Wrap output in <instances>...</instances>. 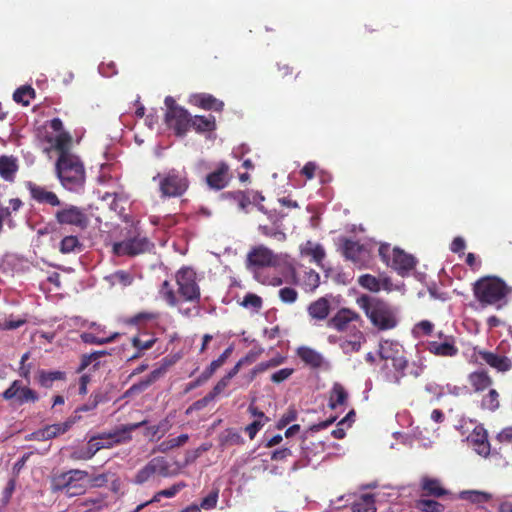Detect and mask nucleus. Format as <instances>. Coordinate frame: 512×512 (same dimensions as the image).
<instances>
[{
	"instance_id": "nucleus-41",
	"label": "nucleus",
	"mask_w": 512,
	"mask_h": 512,
	"mask_svg": "<svg viewBox=\"0 0 512 512\" xmlns=\"http://www.w3.org/2000/svg\"><path fill=\"white\" fill-rule=\"evenodd\" d=\"M415 507L421 512H443L445 510L442 503L425 497L416 500Z\"/></svg>"
},
{
	"instance_id": "nucleus-3",
	"label": "nucleus",
	"mask_w": 512,
	"mask_h": 512,
	"mask_svg": "<svg viewBox=\"0 0 512 512\" xmlns=\"http://www.w3.org/2000/svg\"><path fill=\"white\" fill-rule=\"evenodd\" d=\"M358 304L377 329L386 331L397 326L396 312L387 302L374 297L362 296L358 299Z\"/></svg>"
},
{
	"instance_id": "nucleus-30",
	"label": "nucleus",
	"mask_w": 512,
	"mask_h": 512,
	"mask_svg": "<svg viewBox=\"0 0 512 512\" xmlns=\"http://www.w3.org/2000/svg\"><path fill=\"white\" fill-rule=\"evenodd\" d=\"M66 373L64 371H48L44 369H40L36 375V381L38 385L42 388L49 389L52 388L53 383L55 381H65Z\"/></svg>"
},
{
	"instance_id": "nucleus-21",
	"label": "nucleus",
	"mask_w": 512,
	"mask_h": 512,
	"mask_svg": "<svg viewBox=\"0 0 512 512\" xmlns=\"http://www.w3.org/2000/svg\"><path fill=\"white\" fill-rule=\"evenodd\" d=\"M88 477V472L79 469H72L67 472L54 475L51 478V490L53 492L67 490L70 481L85 480Z\"/></svg>"
},
{
	"instance_id": "nucleus-56",
	"label": "nucleus",
	"mask_w": 512,
	"mask_h": 512,
	"mask_svg": "<svg viewBox=\"0 0 512 512\" xmlns=\"http://www.w3.org/2000/svg\"><path fill=\"white\" fill-rule=\"evenodd\" d=\"M84 480H76L70 481L68 484L67 490L65 494L68 497H73L77 495H81L86 491L87 486L83 482Z\"/></svg>"
},
{
	"instance_id": "nucleus-51",
	"label": "nucleus",
	"mask_w": 512,
	"mask_h": 512,
	"mask_svg": "<svg viewBox=\"0 0 512 512\" xmlns=\"http://www.w3.org/2000/svg\"><path fill=\"white\" fill-rule=\"evenodd\" d=\"M93 457L94 454L88 444L85 447H77L70 453V458L75 461H87Z\"/></svg>"
},
{
	"instance_id": "nucleus-45",
	"label": "nucleus",
	"mask_w": 512,
	"mask_h": 512,
	"mask_svg": "<svg viewBox=\"0 0 512 512\" xmlns=\"http://www.w3.org/2000/svg\"><path fill=\"white\" fill-rule=\"evenodd\" d=\"M353 512H376L375 500L372 495L365 494L352 506Z\"/></svg>"
},
{
	"instance_id": "nucleus-34",
	"label": "nucleus",
	"mask_w": 512,
	"mask_h": 512,
	"mask_svg": "<svg viewBox=\"0 0 512 512\" xmlns=\"http://www.w3.org/2000/svg\"><path fill=\"white\" fill-rule=\"evenodd\" d=\"M191 128L198 133L212 132L216 129V120L212 115L191 117Z\"/></svg>"
},
{
	"instance_id": "nucleus-61",
	"label": "nucleus",
	"mask_w": 512,
	"mask_h": 512,
	"mask_svg": "<svg viewBox=\"0 0 512 512\" xmlns=\"http://www.w3.org/2000/svg\"><path fill=\"white\" fill-rule=\"evenodd\" d=\"M112 277L115 282L120 283L123 286H128V285L132 284V281H133L132 275L129 272L124 271V270L116 271L112 275Z\"/></svg>"
},
{
	"instance_id": "nucleus-64",
	"label": "nucleus",
	"mask_w": 512,
	"mask_h": 512,
	"mask_svg": "<svg viewBox=\"0 0 512 512\" xmlns=\"http://www.w3.org/2000/svg\"><path fill=\"white\" fill-rule=\"evenodd\" d=\"M99 399H100V396L99 394H95V395H91L90 396V399L87 403L79 406L75 412L78 413V412H88V411H91L93 409H95L99 403Z\"/></svg>"
},
{
	"instance_id": "nucleus-27",
	"label": "nucleus",
	"mask_w": 512,
	"mask_h": 512,
	"mask_svg": "<svg viewBox=\"0 0 512 512\" xmlns=\"http://www.w3.org/2000/svg\"><path fill=\"white\" fill-rule=\"evenodd\" d=\"M467 381L471 389L475 393H481L491 388L493 384L492 377L490 376L489 372L484 368H480L469 373L467 376Z\"/></svg>"
},
{
	"instance_id": "nucleus-8",
	"label": "nucleus",
	"mask_w": 512,
	"mask_h": 512,
	"mask_svg": "<svg viewBox=\"0 0 512 512\" xmlns=\"http://www.w3.org/2000/svg\"><path fill=\"white\" fill-rule=\"evenodd\" d=\"M378 252L382 261L402 276L413 270L416 266V260L412 255L405 253L399 248L391 249L389 244H381Z\"/></svg>"
},
{
	"instance_id": "nucleus-37",
	"label": "nucleus",
	"mask_w": 512,
	"mask_h": 512,
	"mask_svg": "<svg viewBox=\"0 0 512 512\" xmlns=\"http://www.w3.org/2000/svg\"><path fill=\"white\" fill-rule=\"evenodd\" d=\"M189 440L188 434H181L174 438H169L162 441L156 448V451L161 453H167L172 449L185 445Z\"/></svg>"
},
{
	"instance_id": "nucleus-1",
	"label": "nucleus",
	"mask_w": 512,
	"mask_h": 512,
	"mask_svg": "<svg viewBox=\"0 0 512 512\" xmlns=\"http://www.w3.org/2000/svg\"><path fill=\"white\" fill-rule=\"evenodd\" d=\"M177 290L168 280L162 282L159 295L170 307H177L178 312L186 317L200 315L201 289L197 282L195 270L188 266L181 267L175 273Z\"/></svg>"
},
{
	"instance_id": "nucleus-63",
	"label": "nucleus",
	"mask_w": 512,
	"mask_h": 512,
	"mask_svg": "<svg viewBox=\"0 0 512 512\" xmlns=\"http://www.w3.org/2000/svg\"><path fill=\"white\" fill-rule=\"evenodd\" d=\"M184 487H186V484L184 482L174 484L170 488L158 491V496L172 498Z\"/></svg>"
},
{
	"instance_id": "nucleus-53",
	"label": "nucleus",
	"mask_w": 512,
	"mask_h": 512,
	"mask_svg": "<svg viewBox=\"0 0 512 512\" xmlns=\"http://www.w3.org/2000/svg\"><path fill=\"white\" fill-rule=\"evenodd\" d=\"M262 304V298L253 293H247L241 302L244 308H253L256 311L261 309Z\"/></svg>"
},
{
	"instance_id": "nucleus-13",
	"label": "nucleus",
	"mask_w": 512,
	"mask_h": 512,
	"mask_svg": "<svg viewBox=\"0 0 512 512\" xmlns=\"http://www.w3.org/2000/svg\"><path fill=\"white\" fill-rule=\"evenodd\" d=\"M153 247V243L147 237L136 235L123 241L115 242L112 246V252L118 257H135L150 251Z\"/></svg>"
},
{
	"instance_id": "nucleus-38",
	"label": "nucleus",
	"mask_w": 512,
	"mask_h": 512,
	"mask_svg": "<svg viewBox=\"0 0 512 512\" xmlns=\"http://www.w3.org/2000/svg\"><path fill=\"white\" fill-rule=\"evenodd\" d=\"M82 248L83 244L79 241L77 236L68 235L61 240L59 251L62 254H69L72 252H81Z\"/></svg>"
},
{
	"instance_id": "nucleus-17",
	"label": "nucleus",
	"mask_w": 512,
	"mask_h": 512,
	"mask_svg": "<svg viewBox=\"0 0 512 512\" xmlns=\"http://www.w3.org/2000/svg\"><path fill=\"white\" fill-rule=\"evenodd\" d=\"M341 252L343 256L358 267H364L370 259V251L359 241L348 238L342 239Z\"/></svg>"
},
{
	"instance_id": "nucleus-29",
	"label": "nucleus",
	"mask_w": 512,
	"mask_h": 512,
	"mask_svg": "<svg viewBox=\"0 0 512 512\" xmlns=\"http://www.w3.org/2000/svg\"><path fill=\"white\" fill-rule=\"evenodd\" d=\"M19 169L17 159L13 156H0V177L7 182H14Z\"/></svg>"
},
{
	"instance_id": "nucleus-57",
	"label": "nucleus",
	"mask_w": 512,
	"mask_h": 512,
	"mask_svg": "<svg viewBox=\"0 0 512 512\" xmlns=\"http://www.w3.org/2000/svg\"><path fill=\"white\" fill-rule=\"evenodd\" d=\"M218 502V490L212 491L209 495L204 497L198 505L200 509L210 510L216 507Z\"/></svg>"
},
{
	"instance_id": "nucleus-42",
	"label": "nucleus",
	"mask_w": 512,
	"mask_h": 512,
	"mask_svg": "<svg viewBox=\"0 0 512 512\" xmlns=\"http://www.w3.org/2000/svg\"><path fill=\"white\" fill-rule=\"evenodd\" d=\"M119 336H120V333L115 332V333H112L111 335L107 336V338H99V336L94 333L83 332L80 335V338L84 343H87V344L104 345V344L114 342Z\"/></svg>"
},
{
	"instance_id": "nucleus-4",
	"label": "nucleus",
	"mask_w": 512,
	"mask_h": 512,
	"mask_svg": "<svg viewBox=\"0 0 512 512\" xmlns=\"http://www.w3.org/2000/svg\"><path fill=\"white\" fill-rule=\"evenodd\" d=\"M56 174L62 186L69 190L77 192L85 184V168L77 155H64L58 157L55 164Z\"/></svg>"
},
{
	"instance_id": "nucleus-60",
	"label": "nucleus",
	"mask_w": 512,
	"mask_h": 512,
	"mask_svg": "<svg viewBox=\"0 0 512 512\" xmlns=\"http://www.w3.org/2000/svg\"><path fill=\"white\" fill-rule=\"evenodd\" d=\"M105 354L106 353L104 351H102V352H94L89 355H83L82 359H81L80 366L78 368V372L85 370L92 363V361L99 359L101 356H103Z\"/></svg>"
},
{
	"instance_id": "nucleus-2",
	"label": "nucleus",
	"mask_w": 512,
	"mask_h": 512,
	"mask_svg": "<svg viewBox=\"0 0 512 512\" xmlns=\"http://www.w3.org/2000/svg\"><path fill=\"white\" fill-rule=\"evenodd\" d=\"M152 181L156 184L161 199L180 198L190 187L188 172L185 168H169L158 172Z\"/></svg>"
},
{
	"instance_id": "nucleus-19",
	"label": "nucleus",
	"mask_w": 512,
	"mask_h": 512,
	"mask_svg": "<svg viewBox=\"0 0 512 512\" xmlns=\"http://www.w3.org/2000/svg\"><path fill=\"white\" fill-rule=\"evenodd\" d=\"M439 338L441 341H429L426 349L435 356L455 357L458 354L459 349L455 344L454 337L440 332Z\"/></svg>"
},
{
	"instance_id": "nucleus-20",
	"label": "nucleus",
	"mask_w": 512,
	"mask_h": 512,
	"mask_svg": "<svg viewBox=\"0 0 512 512\" xmlns=\"http://www.w3.org/2000/svg\"><path fill=\"white\" fill-rule=\"evenodd\" d=\"M467 442L478 455L482 457L489 456L491 447L488 440V433L482 425H477L473 429L467 437Z\"/></svg>"
},
{
	"instance_id": "nucleus-62",
	"label": "nucleus",
	"mask_w": 512,
	"mask_h": 512,
	"mask_svg": "<svg viewBox=\"0 0 512 512\" xmlns=\"http://www.w3.org/2000/svg\"><path fill=\"white\" fill-rule=\"evenodd\" d=\"M265 424V420H254L245 427V432L248 434L249 438L253 440Z\"/></svg>"
},
{
	"instance_id": "nucleus-18",
	"label": "nucleus",
	"mask_w": 512,
	"mask_h": 512,
	"mask_svg": "<svg viewBox=\"0 0 512 512\" xmlns=\"http://www.w3.org/2000/svg\"><path fill=\"white\" fill-rule=\"evenodd\" d=\"M246 262L248 267H274L278 263V256L268 247L257 245L248 252Z\"/></svg>"
},
{
	"instance_id": "nucleus-40",
	"label": "nucleus",
	"mask_w": 512,
	"mask_h": 512,
	"mask_svg": "<svg viewBox=\"0 0 512 512\" xmlns=\"http://www.w3.org/2000/svg\"><path fill=\"white\" fill-rule=\"evenodd\" d=\"M499 393L496 389L489 388L488 393L482 397L481 408L491 412L496 411L500 406Z\"/></svg>"
},
{
	"instance_id": "nucleus-33",
	"label": "nucleus",
	"mask_w": 512,
	"mask_h": 512,
	"mask_svg": "<svg viewBox=\"0 0 512 512\" xmlns=\"http://www.w3.org/2000/svg\"><path fill=\"white\" fill-rule=\"evenodd\" d=\"M158 318V312L142 311L133 316L123 318L122 322L127 326H136L140 328L148 322L156 321Z\"/></svg>"
},
{
	"instance_id": "nucleus-58",
	"label": "nucleus",
	"mask_w": 512,
	"mask_h": 512,
	"mask_svg": "<svg viewBox=\"0 0 512 512\" xmlns=\"http://www.w3.org/2000/svg\"><path fill=\"white\" fill-rule=\"evenodd\" d=\"M294 373L293 368H283L271 375V381L273 383L279 384L285 380H287Z\"/></svg>"
},
{
	"instance_id": "nucleus-24",
	"label": "nucleus",
	"mask_w": 512,
	"mask_h": 512,
	"mask_svg": "<svg viewBox=\"0 0 512 512\" xmlns=\"http://www.w3.org/2000/svg\"><path fill=\"white\" fill-rule=\"evenodd\" d=\"M230 179L229 166L220 162L217 168L206 176V183L211 189L221 190L228 185Z\"/></svg>"
},
{
	"instance_id": "nucleus-26",
	"label": "nucleus",
	"mask_w": 512,
	"mask_h": 512,
	"mask_svg": "<svg viewBox=\"0 0 512 512\" xmlns=\"http://www.w3.org/2000/svg\"><path fill=\"white\" fill-rule=\"evenodd\" d=\"M27 189L30 192L31 198L40 204H48L53 207L61 205L58 196L54 192L48 191L45 187L28 182Z\"/></svg>"
},
{
	"instance_id": "nucleus-46",
	"label": "nucleus",
	"mask_w": 512,
	"mask_h": 512,
	"mask_svg": "<svg viewBox=\"0 0 512 512\" xmlns=\"http://www.w3.org/2000/svg\"><path fill=\"white\" fill-rule=\"evenodd\" d=\"M460 498L474 504H481L488 502L491 499V495L486 492L471 490L462 491L460 493Z\"/></svg>"
},
{
	"instance_id": "nucleus-10",
	"label": "nucleus",
	"mask_w": 512,
	"mask_h": 512,
	"mask_svg": "<svg viewBox=\"0 0 512 512\" xmlns=\"http://www.w3.org/2000/svg\"><path fill=\"white\" fill-rule=\"evenodd\" d=\"M55 220L60 226H70L85 230L89 226V216L84 208L66 204L55 212Z\"/></svg>"
},
{
	"instance_id": "nucleus-16",
	"label": "nucleus",
	"mask_w": 512,
	"mask_h": 512,
	"mask_svg": "<svg viewBox=\"0 0 512 512\" xmlns=\"http://www.w3.org/2000/svg\"><path fill=\"white\" fill-rule=\"evenodd\" d=\"M391 364L385 363L381 368V374L385 382L393 385H400L402 378L406 375L408 360L404 352L396 355L390 360Z\"/></svg>"
},
{
	"instance_id": "nucleus-52",
	"label": "nucleus",
	"mask_w": 512,
	"mask_h": 512,
	"mask_svg": "<svg viewBox=\"0 0 512 512\" xmlns=\"http://www.w3.org/2000/svg\"><path fill=\"white\" fill-rule=\"evenodd\" d=\"M259 231L262 235L270 238H274L279 242L286 240V234L281 231L278 227H270L267 225H260Z\"/></svg>"
},
{
	"instance_id": "nucleus-32",
	"label": "nucleus",
	"mask_w": 512,
	"mask_h": 512,
	"mask_svg": "<svg viewBox=\"0 0 512 512\" xmlns=\"http://www.w3.org/2000/svg\"><path fill=\"white\" fill-rule=\"evenodd\" d=\"M194 103L204 110L220 112L224 108V103L221 100H218L213 95L207 93L194 95Z\"/></svg>"
},
{
	"instance_id": "nucleus-23",
	"label": "nucleus",
	"mask_w": 512,
	"mask_h": 512,
	"mask_svg": "<svg viewBox=\"0 0 512 512\" xmlns=\"http://www.w3.org/2000/svg\"><path fill=\"white\" fill-rule=\"evenodd\" d=\"M165 373L166 367L164 366L154 369L144 379L140 380L138 383H135L130 388H128L124 393V397H132L144 392L152 384H154L161 377H163Z\"/></svg>"
},
{
	"instance_id": "nucleus-50",
	"label": "nucleus",
	"mask_w": 512,
	"mask_h": 512,
	"mask_svg": "<svg viewBox=\"0 0 512 512\" xmlns=\"http://www.w3.org/2000/svg\"><path fill=\"white\" fill-rule=\"evenodd\" d=\"M358 283L361 287L368 289L372 292H377L380 290V281L370 274L361 275L358 279Z\"/></svg>"
},
{
	"instance_id": "nucleus-54",
	"label": "nucleus",
	"mask_w": 512,
	"mask_h": 512,
	"mask_svg": "<svg viewBox=\"0 0 512 512\" xmlns=\"http://www.w3.org/2000/svg\"><path fill=\"white\" fill-rule=\"evenodd\" d=\"M279 298L286 304H293L298 299V292L292 287H283L278 292Z\"/></svg>"
},
{
	"instance_id": "nucleus-35",
	"label": "nucleus",
	"mask_w": 512,
	"mask_h": 512,
	"mask_svg": "<svg viewBox=\"0 0 512 512\" xmlns=\"http://www.w3.org/2000/svg\"><path fill=\"white\" fill-rule=\"evenodd\" d=\"M404 352L403 347L394 341L385 340L379 349V355L385 363H388L393 357Z\"/></svg>"
},
{
	"instance_id": "nucleus-49",
	"label": "nucleus",
	"mask_w": 512,
	"mask_h": 512,
	"mask_svg": "<svg viewBox=\"0 0 512 512\" xmlns=\"http://www.w3.org/2000/svg\"><path fill=\"white\" fill-rule=\"evenodd\" d=\"M221 445L223 446H231V445H242L244 440L242 436L234 429H226L225 432L220 437Z\"/></svg>"
},
{
	"instance_id": "nucleus-15",
	"label": "nucleus",
	"mask_w": 512,
	"mask_h": 512,
	"mask_svg": "<svg viewBox=\"0 0 512 512\" xmlns=\"http://www.w3.org/2000/svg\"><path fill=\"white\" fill-rule=\"evenodd\" d=\"M49 126L54 132H57L58 134L55 137H46V141L49 142L51 147L58 152V157H62L64 155H73L70 152L72 136L69 132L63 131L62 120L60 118H53L49 121Z\"/></svg>"
},
{
	"instance_id": "nucleus-31",
	"label": "nucleus",
	"mask_w": 512,
	"mask_h": 512,
	"mask_svg": "<svg viewBox=\"0 0 512 512\" xmlns=\"http://www.w3.org/2000/svg\"><path fill=\"white\" fill-rule=\"evenodd\" d=\"M349 337L350 339H345L339 344L342 351L345 354L360 351L362 344L366 341L361 329H353V332Z\"/></svg>"
},
{
	"instance_id": "nucleus-11",
	"label": "nucleus",
	"mask_w": 512,
	"mask_h": 512,
	"mask_svg": "<svg viewBox=\"0 0 512 512\" xmlns=\"http://www.w3.org/2000/svg\"><path fill=\"white\" fill-rule=\"evenodd\" d=\"M363 320L361 316L354 310L346 307L340 308L326 323L330 329L337 332H347L352 334L353 329H361Z\"/></svg>"
},
{
	"instance_id": "nucleus-43",
	"label": "nucleus",
	"mask_w": 512,
	"mask_h": 512,
	"mask_svg": "<svg viewBox=\"0 0 512 512\" xmlns=\"http://www.w3.org/2000/svg\"><path fill=\"white\" fill-rule=\"evenodd\" d=\"M348 398V394L345 390V388L339 384H334L330 399H329V405L332 409H335L338 405H343Z\"/></svg>"
},
{
	"instance_id": "nucleus-47",
	"label": "nucleus",
	"mask_w": 512,
	"mask_h": 512,
	"mask_svg": "<svg viewBox=\"0 0 512 512\" xmlns=\"http://www.w3.org/2000/svg\"><path fill=\"white\" fill-rule=\"evenodd\" d=\"M75 418H69L63 423H57L46 426L47 432L51 434V439L55 438L61 434L66 433L71 429V427L75 424Z\"/></svg>"
},
{
	"instance_id": "nucleus-22",
	"label": "nucleus",
	"mask_w": 512,
	"mask_h": 512,
	"mask_svg": "<svg viewBox=\"0 0 512 512\" xmlns=\"http://www.w3.org/2000/svg\"><path fill=\"white\" fill-rule=\"evenodd\" d=\"M331 313V303L326 296L312 301L307 307V314L315 323L328 321Z\"/></svg>"
},
{
	"instance_id": "nucleus-9",
	"label": "nucleus",
	"mask_w": 512,
	"mask_h": 512,
	"mask_svg": "<svg viewBox=\"0 0 512 512\" xmlns=\"http://www.w3.org/2000/svg\"><path fill=\"white\" fill-rule=\"evenodd\" d=\"M1 397L9 402L11 407L32 405L40 400L39 393L22 380H14L10 386L2 392Z\"/></svg>"
},
{
	"instance_id": "nucleus-39",
	"label": "nucleus",
	"mask_w": 512,
	"mask_h": 512,
	"mask_svg": "<svg viewBox=\"0 0 512 512\" xmlns=\"http://www.w3.org/2000/svg\"><path fill=\"white\" fill-rule=\"evenodd\" d=\"M156 342L157 338L154 335H149L147 333H140L131 338L132 346L135 349H142L144 351L151 349Z\"/></svg>"
},
{
	"instance_id": "nucleus-7",
	"label": "nucleus",
	"mask_w": 512,
	"mask_h": 512,
	"mask_svg": "<svg viewBox=\"0 0 512 512\" xmlns=\"http://www.w3.org/2000/svg\"><path fill=\"white\" fill-rule=\"evenodd\" d=\"M166 106L165 123L177 136H185L191 128V115L184 107L178 105L172 96L164 100Z\"/></svg>"
},
{
	"instance_id": "nucleus-55",
	"label": "nucleus",
	"mask_w": 512,
	"mask_h": 512,
	"mask_svg": "<svg viewBox=\"0 0 512 512\" xmlns=\"http://www.w3.org/2000/svg\"><path fill=\"white\" fill-rule=\"evenodd\" d=\"M298 413L295 408L290 407L278 420L276 428L281 430L297 419Z\"/></svg>"
},
{
	"instance_id": "nucleus-6",
	"label": "nucleus",
	"mask_w": 512,
	"mask_h": 512,
	"mask_svg": "<svg viewBox=\"0 0 512 512\" xmlns=\"http://www.w3.org/2000/svg\"><path fill=\"white\" fill-rule=\"evenodd\" d=\"M475 298L483 305L502 306L506 296L511 292V288L506 283L495 276H486L477 280L473 286Z\"/></svg>"
},
{
	"instance_id": "nucleus-36",
	"label": "nucleus",
	"mask_w": 512,
	"mask_h": 512,
	"mask_svg": "<svg viewBox=\"0 0 512 512\" xmlns=\"http://www.w3.org/2000/svg\"><path fill=\"white\" fill-rule=\"evenodd\" d=\"M301 254L305 256H310L312 261L316 264L321 265L323 259L325 258V251L322 245L315 244L311 241H307L301 247Z\"/></svg>"
},
{
	"instance_id": "nucleus-48",
	"label": "nucleus",
	"mask_w": 512,
	"mask_h": 512,
	"mask_svg": "<svg viewBox=\"0 0 512 512\" xmlns=\"http://www.w3.org/2000/svg\"><path fill=\"white\" fill-rule=\"evenodd\" d=\"M320 285V276L319 274L310 269L309 271L305 272L302 286L305 291L307 292H313L316 290Z\"/></svg>"
},
{
	"instance_id": "nucleus-25",
	"label": "nucleus",
	"mask_w": 512,
	"mask_h": 512,
	"mask_svg": "<svg viewBox=\"0 0 512 512\" xmlns=\"http://www.w3.org/2000/svg\"><path fill=\"white\" fill-rule=\"evenodd\" d=\"M421 497L441 498L449 494L442 482L430 476H423L420 480Z\"/></svg>"
},
{
	"instance_id": "nucleus-12",
	"label": "nucleus",
	"mask_w": 512,
	"mask_h": 512,
	"mask_svg": "<svg viewBox=\"0 0 512 512\" xmlns=\"http://www.w3.org/2000/svg\"><path fill=\"white\" fill-rule=\"evenodd\" d=\"M177 471L170 469V464L163 456L152 458L144 467H142L135 475L133 482L142 485L152 479L155 475L167 478L177 475Z\"/></svg>"
},
{
	"instance_id": "nucleus-28",
	"label": "nucleus",
	"mask_w": 512,
	"mask_h": 512,
	"mask_svg": "<svg viewBox=\"0 0 512 512\" xmlns=\"http://www.w3.org/2000/svg\"><path fill=\"white\" fill-rule=\"evenodd\" d=\"M297 356L312 369H319L325 363L323 355L313 348L301 346L296 351Z\"/></svg>"
},
{
	"instance_id": "nucleus-44",
	"label": "nucleus",
	"mask_w": 512,
	"mask_h": 512,
	"mask_svg": "<svg viewBox=\"0 0 512 512\" xmlns=\"http://www.w3.org/2000/svg\"><path fill=\"white\" fill-rule=\"evenodd\" d=\"M35 97V91L31 86H22L13 93V100L23 106H28L30 100Z\"/></svg>"
},
{
	"instance_id": "nucleus-14",
	"label": "nucleus",
	"mask_w": 512,
	"mask_h": 512,
	"mask_svg": "<svg viewBox=\"0 0 512 512\" xmlns=\"http://www.w3.org/2000/svg\"><path fill=\"white\" fill-rule=\"evenodd\" d=\"M472 359L474 363L486 364L500 373H506L512 368V361L507 356L478 347L473 349Z\"/></svg>"
},
{
	"instance_id": "nucleus-5",
	"label": "nucleus",
	"mask_w": 512,
	"mask_h": 512,
	"mask_svg": "<svg viewBox=\"0 0 512 512\" xmlns=\"http://www.w3.org/2000/svg\"><path fill=\"white\" fill-rule=\"evenodd\" d=\"M147 423L143 420L138 423H130L116 427L109 432H100L92 435L87 444L95 455L102 449H111L115 446L128 443L132 440L131 433Z\"/></svg>"
},
{
	"instance_id": "nucleus-59",
	"label": "nucleus",
	"mask_w": 512,
	"mask_h": 512,
	"mask_svg": "<svg viewBox=\"0 0 512 512\" xmlns=\"http://www.w3.org/2000/svg\"><path fill=\"white\" fill-rule=\"evenodd\" d=\"M263 349H251L244 357H242L238 362L241 366L250 365L254 363L262 354Z\"/></svg>"
}]
</instances>
